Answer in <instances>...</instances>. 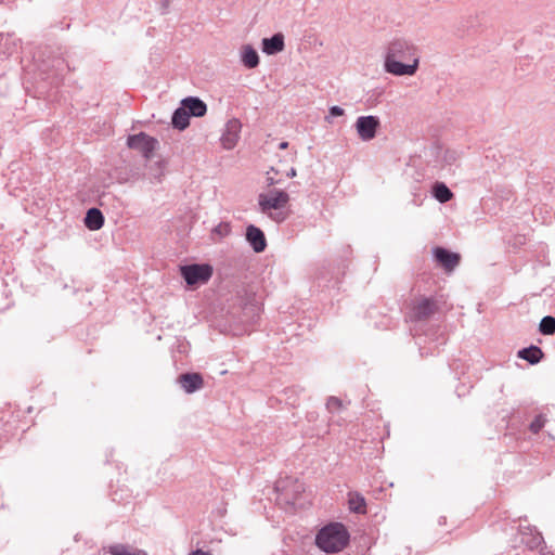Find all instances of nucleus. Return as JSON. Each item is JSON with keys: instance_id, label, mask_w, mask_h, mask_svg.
<instances>
[{"instance_id": "obj_1", "label": "nucleus", "mask_w": 555, "mask_h": 555, "mask_svg": "<svg viewBox=\"0 0 555 555\" xmlns=\"http://www.w3.org/2000/svg\"><path fill=\"white\" fill-rule=\"evenodd\" d=\"M420 64L417 49L403 39H396L388 46L385 56V70L395 76H412Z\"/></svg>"}, {"instance_id": "obj_2", "label": "nucleus", "mask_w": 555, "mask_h": 555, "mask_svg": "<svg viewBox=\"0 0 555 555\" xmlns=\"http://www.w3.org/2000/svg\"><path fill=\"white\" fill-rule=\"evenodd\" d=\"M350 540L347 528L341 522H331L322 527L315 535L317 546L326 553L343 551Z\"/></svg>"}, {"instance_id": "obj_3", "label": "nucleus", "mask_w": 555, "mask_h": 555, "mask_svg": "<svg viewBox=\"0 0 555 555\" xmlns=\"http://www.w3.org/2000/svg\"><path fill=\"white\" fill-rule=\"evenodd\" d=\"M212 267L208 263H192L180 267V274L189 286L207 283L212 276Z\"/></svg>"}, {"instance_id": "obj_4", "label": "nucleus", "mask_w": 555, "mask_h": 555, "mask_svg": "<svg viewBox=\"0 0 555 555\" xmlns=\"http://www.w3.org/2000/svg\"><path fill=\"white\" fill-rule=\"evenodd\" d=\"M158 144L157 139L146 134L145 132L129 135L127 139L128 147L140 152L145 160L151 159L154 151L158 147Z\"/></svg>"}, {"instance_id": "obj_5", "label": "nucleus", "mask_w": 555, "mask_h": 555, "mask_svg": "<svg viewBox=\"0 0 555 555\" xmlns=\"http://www.w3.org/2000/svg\"><path fill=\"white\" fill-rule=\"evenodd\" d=\"M258 201L261 211L268 212L271 209L278 210L285 207L289 195L285 191L274 189L268 194H260Z\"/></svg>"}, {"instance_id": "obj_6", "label": "nucleus", "mask_w": 555, "mask_h": 555, "mask_svg": "<svg viewBox=\"0 0 555 555\" xmlns=\"http://www.w3.org/2000/svg\"><path fill=\"white\" fill-rule=\"evenodd\" d=\"M356 130L359 138L364 141H371L376 137L377 130L380 127V120L377 116L367 115L360 116L356 121Z\"/></svg>"}, {"instance_id": "obj_7", "label": "nucleus", "mask_w": 555, "mask_h": 555, "mask_svg": "<svg viewBox=\"0 0 555 555\" xmlns=\"http://www.w3.org/2000/svg\"><path fill=\"white\" fill-rule=\"evenodd\" d=\"M434 258L447 272L453 271L461 261L457 253L450 251L444 247H435L433 249Z\"/></svg>"}, {"instance_id": "obj_8", "label": "nucleus", "mask_w": 555, "mask_h": 555, "mask_svg": "<svg viewBox=\"0 0 555 555\" xmlns=\"http://www.w3.org/2000/svg\"><path fill=\"white\" fill-rule=\"evenodd\" d=\"M242 124L238 119L232 118L225 124V129L221 135V144L225 150H232L238 139Z\"/></svg>"}, {"instance_id": "obj_9", "label": "nucleus", "mask_w": 555, "mask_h": 555, "mask_svg": "<svg viewBox=\"0 0 555 555\" xmlns=\"http://www.w3.org/2000/svg\"><path fill=\"white\" fill-rule=\"evenodd\" d=\"M245 237L255 253H262L267 248L266 235L260 228L249 224L246 228Z\"/></svg>"}, {"instance_id": "obj_10", "label": "nucleus", "mask_w": 555, "mask_h": 555, "mask_svg": "<svg viewBox=\"0 0 555 555\" xmlns=\"http://www.w3.org/2000/svg\"><path fill=\"white\" fill-rule=\"evenodd\" d=\"M437 310L436 302L430 298L421 299L413 308V320H428Z\"/></svg>"}, {"instance_id": "obj_11", "label": "nucleus", "mask_w": 555, "mask_h": 555, "mask_svg": "<svg viewBox=\"0 0 555 555\" xmlns=\"http://www.w3.org/2000/svg\"><path fill=\"white\" fill-rule=\"evenodd\" d=\"M178 382L186 393H193L204 386V379L199 373H183L178 377Z\"/></svg>"}, {"instance_id": "obj_12", "label": "nucleus", "mask_w": 555, "mask_h": 555, "mask_svg": "<svg viewBox=\"0 0 555 555\" xmlns=\"http://www.w3.org/2000/svg\"><path fill=\"white\" fill-rule=\"evenodd\" d=\"M520 542L525 544L530 550L538 548L542 543V535L540 532L537 531L535 528H532L530 526L520 528Z\"/></svg>"}, {"instance_id": "obj_13", "label": "nucleus", "mask_w": 555, "mask_h": 555, "mask_svg": "<svg viewBox=\"0 0 555 555\" xmlns=\"http://www.w3.org/2000/svg\"><path fill=\"white\" fill-rule=\"evenodd\" d=\"M190 116L203 117L207 113L206 103L196 96H188L181 101Z\"/></svg>"}, {"instance_id": "obj_14", "label": "nucleus", "mask_w": 555, "mask_h": 555, "mask_svg": "<svg viewBox=\"0 0 555 555\" xmlns=\"http://www.w3.org/2000/svg\"><path fill=\"white\" fill-rule=\"evenodd\" d=\"M261 46L263 53L274 55L284 50V36L283 34L278 33L270 38H263Z\"/></svg>"}, {"instance_id": "obj_15", "label": "nucleus", "mask_w": 555, "mask_h": 555, "mask_svg": "<svg viewBox=\"0 0 555 555\" xmlns=\"http://www.w3.org/2000/svg\"><path fill=\"white\" fill-rule=\"evenodd\" d=\"M517 357L534 365L543 359L544 353L540 347L531 345L518 350Z\"/></svg>"}, {"instance_id": "obj_16", "label": "nucleus", "mask_w": 555, "mask_h": 555, "mask_svg": "<svg viewBox=\"0 0 555 555\" xmlns=\"http://www.w3.org/2000/svg\"><path fill=\"white\" fill-rule=\"evenodd\" d=\"M85 224L89 230H99L104 224V216L102 211L95 207L88 209L85 217Z\"/></svg>"}, {"instance_id": "obj_17", "label": "nucleus", "mask_w": 555, "mask_h": 555, "mask_svg": "<svg viewBox=\"0 0 555 555\" xmlns=\"http://www.w3.org/2000/svg\"><path fill=\"white\" fill-rule=\"evenodd\" d=\"M190 114L186 112V109L181 105L178 107L171 118V124L173 128L178 130H184L190 125Z\"/></svg>"}, {"instance_id": "obj_18", "label": "nucleus", "mask_w": 555, "mask_h": 555, "mask_svg": "<svg viewBox=\"0 0 555 555\" xmlns=\"http://www.w3.org/2000/svg\"><path fill=\"white\" fill-rule=\"evenodd\" d=\"M242 63L249 69L256 68L259 65L258 52L249 44L243 47Z\"/></svg>"}, {"instance_id": "obj_19", "label": "nucleus", "mask_w": 555, "mask_h": 555, "mask_svg": "<svg viewBox=\"0 0 555 555\" xmlns=\"http://www.w3.org/2000/svg\"><path fill=\"white\" fill-rule=\"evenodd\" d=\"M433 195L442 204L451 201L453 197L452 191L443 182H436L433 185Z\"/></svg>"}, {"instance_id": "obj_20", "label": "nucleus", "mask_w": 555, "mask_h": 555, "mask_svg": "<svg viewBox=\"0 0 555 555\" xmlns=\"http://www.w3.org/2000/svg\"><path fill=\"white\" fill-rule=\"evenodd\" d=\"M244 315L250 321L256 322V318L259 317L260 313V306L259 302L253 298L248 302H246L243 307Z\"/></svg>"}, {"instance_id": "obj_21", "label": "nucleus", "mask_w": 555, "mask_h": 555, "mask_svg": "<svg viewBox=\"0 0 555 555\" xmlns=\"http://www.w3.org/2000/svg\"><path fill=\"white\" fill-rule=\"evenodd\" d=\"M349 508L351 512H354L358 514H365L366 513V504H365L364 498L362 495H360L359 493L351 495L349 499Z\"/></svg>"}, {"instance_id": "obj_22", "label": "nucleus", "mask_w": 555, "mask_h": 555, "mask_svg": "<svg viewBox=\"0 0 555 555\" xmlns=\"http://www.w3.org/2000/svg\"><path fill=\"white\" fill-rule=\"evenodd\" d=\"M539 332L542 335H553L555 333V318L552 315L542 318L539 324Z\"/></svg>"}, {"instance_id": "obj_23", "label": "nucleus", "mask_w": 555, "mask_h": 555, "mask_svg": "<svg viewBox=\"0 0 555 555\" xmlns=\"http://www.w3.org/2000/svg\"><path fill=\"white\" fill-rule=\"evenodd\" d=\"M147 175L151 180L159 181L162 176L164 175V166H163L162 162L155 163V165L150 168V171Z\"/></svg>"}, {"instance_id": "obj_24", "label": "nucleus", "mask_w": 555, "mask_h": 555, "mask_svg": "<svg viewBox=\"0 0 555 555\" xmlns=\"http://www.w3.org/2000/svg\"><path fill=\"white\" fill-rule=\"evenodd\" d=\"M231 233V225L228 222H221L212 229V234L220 238L228 236Z\"/></svg>"}, {"instance_id": "obj_25", "label": "nucleus", "mask_w": 555, "mask_h": 555, "mask_svg": "<svg viewBox=\"0 0 555 555\" xmlns=\"http://www.w3.org/2000/svg\"><path fill=\"white\" fill-rule=\"evenodd\" d=\"M546 418L544 415L539 414L534 417V420L530 423L529 429L532 434H538L545 425Z\"/></svg>"}, {"instance_id": "obj_26", "label": "nucleus", "mask_w": 555, "mask_h": 555, "mask_svg": "<svg viewBox=\"0 0 555 555\" xmlns=\"http://www.w3.org/2000/svg\"><path fill=\"white\" fill-rule=\"evenodd\" d=\"M341 400L337 397H330L326 401V409L330 412H335L341 408Z\"/></svg>"}, {"instance_id": "obj_27", "label": "nucleus", "mask_w": 555, "mask_h": 555, "mask_svg": "<svg viewBox=\"0 0 555 555\" xmlns=\"http://www.w3.org/2000/svg\"><path fill=\"white\" fill-rule=\"evenodd\" d=\"M109 553L112 555H137L135 553L130 552L124 545H114L109 547Z\"/></svg>"}, {"instance_id": "obj_28", "label": "nucleus", "mask_w": 555, "mask_h": 555, "mask_svg": "<svg viewBox=\"0 0 555 555\" xmlns=\"http://www.w3.org/2000/svg\"><path fill=\"white\" fill-rule=\"evenodd\" d=\"M328 112H330V115L333 117L343 116L345 114V111L340 106H337V105L331 106Z\"/></svg>"}, {"instance_id": "obj_29", "label": "nucleus", "mask_w": 555, "mask_h": 555, "mask_svg": "<svg viewBox=\"0 0 555 555\" xmlns=\"http://www.w3.org/2000/svg\"><path fill=\"white\" fill-rule=\"evenodd\" d=\"M304 491V485L298 482V481H295L294 482V493L295 495L293 496V499L295 500L296 499V495L300 492Z\"/></svg>"}, {"instance_id": "obj_30", "label": "nucleus", "mask_w": 555, "mask_h": 555, "mask_svg": "<svg viewBox=\"0 0 555 555\" xmlns=\"http://www.w3.org/2000/svg\"><path fill=\"white\" fill-rule=\"evenodd\" d=\"M270 217H271L273 220L278 221V222H281V221H283V220L285 219V216H284V215H282V214H276L275 216L270 215Z\"/></svg>"}, {"instance_id": "obj_31", "label": "nucleus", "mask_w": 555, "mask_h": 555, "mask_svg": "<svg viewBox=\"0 0 555 555\" xmlns=\"http://www.w3.org/2000/svg\"><path fill=\"white\" fill-rule=\"evenodd\" d=\"M190 555H211V554H209L208 552H205V551L198 548L196 551L191 552Z\"/></svg>"}, {"instance_id": "obj_32", "label": "nucleus", "mask_w": 555, "mask_h": 555, "mask_svg": "<svg viewBox=\"0 0 555 555\" xmlns=\"http://www.w3.org/2000/svg\"><path fill=\"white\" fill-rule=\"evenodd\" d=\"M287 146H288V142H285V141H284V142H281V143H280V145H279V147H280L281 150L287 149Z\"/></svg>"}, {"instance_id": "obj_33", "label": "nucleus", "mask_w": 555, "mask_h": 555, "mask_svg": "<svg viewBox=\"0 0 555 555\" xmlns=\"http://www.w3.org/2000/svg\"><path fill=\"white\" fill-rule=\"evenodd\" d=\"M268 185H273L275 183L273 178H267Z\"/></svg>"}, {"instance_id": "obj_34", "label": "nucleus", "mask_w": 555, "mask_h": 555, "mask_svg": "<svg viewBox=\"0 0 555 555\" xmlns=\"http://www.w3.org/2000/svg\"><path fill=\"white\" fill-rule=\"evenodd\" d=\"M296 176V170L294 168L291 169V171L288 172V177H294Z\"/></svg>"}, {"instance_id": "obj_35", "label": "nucleus", "mask_w": 555, "mask_h": 555, "mask_svg": "<svg viewBox=\"0 0 555 555\" xmlns=\"http://www.w3.org/2000/svg\"><path fill=\"white\" fill-rule=\"evenodd\" d=\"M55 62L57 63L59 67L64 64V60L61 59L55 60Z\"/></svg>"}, {"instance_id": "obj_36", "label": "nucleus", "mask_w": 555, "mask_h": 555, "mask_svg": "<svg viewBox=\"0 0 555 555\" xmlns=\"http://www.w3.org/2000/svg\"><path fill=\"white\" fill-rule=\"evenodd\" d=\"M9 37H0V44H2V41H9Z\"/></svg>"}, {"instance_id": "obj_37", "label": "nucleus", "mask_w": 555, "mask_h": 555, "mask_svg": "<svg viewBox=\"0 0 555 555\" xmlns=\"http://www.w3.org/2000/svg\"><path fill=\"white\" fill-rule=\"evenodd\" d=\"M170 0H164V4L168 5Z\"/></svg>"}, {"instance_id": "obj_38", "label": "nucleus", "mask_w": 555, "mask_h": 555, "mask_svg": "<svg viewBox=\"0 0 555 555\" xmlns=\"http://www.w3.org/2000/svg\"><path fill=\"white\" fill-rule=\"evenodd\" d=\"M280 488H281V483H278L276 490H280Z\"/></svg>"}]
</instances>
